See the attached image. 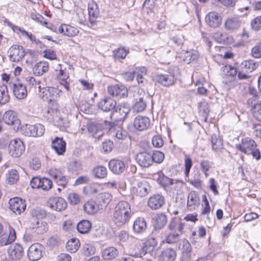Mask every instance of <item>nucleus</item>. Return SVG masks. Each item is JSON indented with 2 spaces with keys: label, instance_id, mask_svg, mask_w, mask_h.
Returning <instances> with one entry per match:
<instances>
[{
  "label": "nucleus",
  "instance_id": "obj_2",
  "mask_svg": "<svg viewBox=\"0 0 261 261\" xmlns=\"http://www.w3.org/2000/svg\"><path fill=\"white\" fill-rule=\"evenodd\" d=\"M158 182L167 192L172 194H178L183 187L181 180L170 178L163 174L159 175Z\"/></svg>",
  "mask_w": 261,
  "mask_h": 261
},
{
  "label": "nucleus",
  "instance_id": "obj_63",
  "mask_svg": "<svg viewBox=\"0 0 261 261\" xmlns=\"http://www.w3.org/2000/svg\"><path fill=\"white\" fill-rule=\"evenodd\" d=\"M57 125L61 130L65 131L69 126V122L66 119H60L58 121Z\"/></svg>",
  "mask_w": 261,
  "mask_h": 261
},
{
  "label": "nucleus",
  "instance_id": "obj_39",
  "mask_svg": "<svg viewBox=\"0 0 261 261\" xmlns=\"http://www.w3.org/2000/svg\"><path fill=\"white\" fill-rule=\"evenodd\" d=\"M153 220L155 228L156 229H161L166 224L167 219L165 214L160 213L154 216Z\"/></svg>",
  "mask_w": 261,
  "mask_h": 261
},
{
  "label": "nucleus",
  "instance_id": "obj_27",
  "mask_svg": "<svg viewBox=\"0 0 261 261\" xmlns=\"http://www.w3.org/2000/svg\"><path fill=\"white\" fill-rule=\"evenodd\" d=\"M116 102L110 97L101 99L98 103V108L104 112L111 111L115 108Z\"/></svg>",
  "mask_w": 261,
  "mask_h": 261
},
{
  "label": "nucleus",
  "instance_id": "obj_64",
  "mask_svg": "<svg viewBox=\"0 0 261 261\" xmlns=\"http://www.w3.org/2000/svg\"><path fill=\"white\" fill-rule=\"evenodd\" d=\"M251 25L252 28L255 30H258L261 28V15L257 16L252 20Z\"/></svg>",
  "mask_w": 261,
  "mask_h": 261
},
{
  "label": "nucleus",
  "instance_id": "obj_25",
  "mask_svg": "<svg viewBox=\"0 0 261 261\" xmlns=\"http://www.w3.org/2000/svg\"><path fill=\"white\" fill-rule=\"evenodd\" d=\"M8 253L12 259H19L23 254V249L20 245L14 244L9 247Z\"/></svg>",
  "mask_w": 261,
  "mask_h": 261
},
{
  "label": "nucleus",
  "instance_id": "obj_45",
  "mask_svg": "<svg viewBox=\"0 0 261 261\" xmlns=\"http://www.w3.org/2000/svg\"><path fill=\"white\" fill-rule=\"evenodd\" d=\"M6 179L7 182L10 184H14L19 179V175L17 170L11 169L9 170L6 174Z\"/></svg>",
  "mask_w": 261,
  "mask_h": 261
},
{
  "label": "nucleus",
  "instance_id": "obj_9",
  "mask_svg": "<svg viewBox=\"0 0 261 261\" xmlns=\"http://www.w3.org/2000/svg\"><path fill=\"white\" fill-rule=\"evenodd\" d=\"M42 95L40 94L42 98L47 102H51L59 97L62 93L61 90L57 88L48 87L43 89Z\"/></svg>",
  "mask_w": 261,
  "mask_h": 261
},
{
  "label": "nucleus",
  "instance_id": "obj_12",
  "mask_svg": "<svg viewBox=\"0 0 261 261\" xmlns=\"http://www.w3.org/2000/svg\"><path fill=\"white\" fill-rule=\"evenodd\" d=\"M9 208L16 215L23 213L26 208L25 201L18 197H14L9 201Z\"/></svg>",
  "mask_w": 261,
  "mask_h": 261
},
{
  "label": "nucleus",
  "instance_id": "obj_49",
  "mask_svg": "<svg viewBox=\"0 0 261 261\" xmlns=\"http://www.w3.org/2000/svg\"><path fill=\"white\" fill-rule=\"evenodd\" d=\"M181 234L179 232L170 231L166 237V242L168 244H174L179 240V236Z\"/></svg>",
  "mask_w": 261,
  "mask_h": 261
},
{
  "label": "nucleus",
  "instance_id": "obj_11",
  "mask_svg": "<svg viewBox=\"0 0 261 261\" xmlns=\"http://www.w3.org/2000/svg\"><path fill=\"white\" fill-rule=\"evenodd\" d=\"M129 107L126 103L119 106L111 115V118L117 121H123L129 112Z\"/></svg>",
  "mask_w": 261,
  "mask_h": 261
},
{
  "label": "nucleus",
  "instance_id": "obj_16",
  "mask_svg": "<svg viewBox=\"0 0 261 261\" xmlns=\"http://www.w3.org/2000/svg\"><path fill=\"white\" fill-rule=\"evenodd\" d=\"M108 93L113 96L124 97L127 96V89L124 85L117 84L108 88Z\"/></svg>",
  "mask_w": 261,
  "mask_h": 261
},
{
  "label": "nucleus",
  "instance_id": "obj_55",
  "mask_svg": "<svg viewBox=\"0 0 261 261\" xmlns=\"http://www.w3.org/2000/svg\"><path fill=\"white\" fill-rule=\"evenodd\" d=\"M52 181L47 178H41L40 188L43 190L47 191L52 187Z\"/></svg>",
  "mask_w": 261,
  "mask_h": 261
},
{
  "label": "nucleus",
  "instance_id": "obj_53",
  "mask_svg": "<svg viewBox=\"0 0 261 261\" xmlns=\"http://www.w3.org/2000/svg\"><path fill=\"white\" fill-rule=\"evenodd\" d=\"M114 57L117 59H124L128 53V50L124 48H119L114 51Z\"/></svg>",
  "mask_w": 261,
  "mask_h": 261
},
{
  "label": "nucleus",
  "instance_id": "obj_41",
  "mask_svg": "<svg viewBox=\"0 0 261 261\" xmlns=\"http://www.w3.org/2000/svg\"><path fill=\"white\" fill-rule=\"evenodd\" d=\"M199 113L204 120L206 121L209 112L210 111L209 104L205 100L200 101L198 106Z\"/></svg>",
  "mask_w": 261,
  "mask_h": 261
},
{
  "label": "nucleus",
  "instance_id": "obj_6",
  "mask_svg": "<svg viewBox=\"0 0 261 261\" xmlns=\"http://www.w3.org/2000/svg\"><path fill=\"white\" fill-rule=\"evenodd\" d=\"M133 191L137 195L144 197L147 195L150 190V187L145 180H138L135 177L133 179Z\"/></svg>",
  "mask_w": 261,
  "mask_h": 261
},
{
  "label": "nucleus",
  "instance_id": "obj_1",
  "mask_svg": "<svg viewBox=\"0 0 261 261\" xmlns=\"http://www.w3.org/2000/svg\"><path fill=\"white\" fill-rule=\"evenodd\" d=\"M132 216L129 204L125 201H119L115 206L113 215V220L118 226L127 223Z\"/></svg>",
  "mask_w": 261,
  "mask_h": 261
},
{
  "label": "nucleus",
  "instance_id": "obj_52",
  "mask_svg": "<svg viewBox=\"0 0 261 261\" xmlns=\"http://www.w3.org/2000/svg\"><path fill=\"white\" fill-rule=\"evenodd\" d=\"M95 251V247L92 244H85L83 247V253L87 256L94 254Z\"/></svg>",
  "mask_w": 261,
  "mask_h": 261
},
{
  "label": "nucleus",
  "instance_id": "obj_37",
  "mask_svg": "<svg viewBox=\"0 0 261 261\" xmlns=\"http://www.w3.org/2000/svg\"><path fill=\"white\" fill-rule=\"evenodd\" d=\"M118 253V251L115 248L110 247L102 251V257L105 260L113 259L117 256Z\"/></svg>",
  "mask_w": 261,
  "mask_h": 261
},
{
  "label": "nucleus",
  "instance_id": "obj_24",
  "mask_svg": "<svg viewBox=\"0 0 261 261\" xmlns=\"http://www.w3.org/2000/svg\"><path fill=\"white\" fill-rule=\"evenodd\" d=\"M164 202L165 199L162 195L154 194L149 198L148 205L152 210H156L160 208Z\"/></svg>",
  "mask_w": 261,
  "mask_h": 261
},
{
  "label": "nucleus",
  "instance_id": "obj_62",
  "mask_svg": "<svg viewBox=\"0 0 261 261\" xmlns=\"http://www.w3.org/2000/svg\"><path fill=\"white\" fill-rule=\"evenodd\" d=\"M212 163L207 160L202 161L200 163V167L206 177L208 175L207 171L212 167Z\"/></svg>",
  "mask_w": 261,
  "mask_h": 261
},
{
  "label": "nucleus",
  "instance_id": "obj_10",
  "mask_svg": "<svg viewBox=\"0 0 261 261\" xmlns=\"http://www.w3.org/2000/svg\"><path fill=\"white\" fill-rule=\"evenodd\" d=\"M178 249L181 251V259L183 261H190L191 258L192 246L186 239L181 240L178 245Z\"/></svg>",
  "mask_w": 261,
  "mask_h": 261
},
{
  "label": "nucleus",
  "instance_id": "obj_61",
  "mask_svg": "<svg viewBox=\"0 0 261 261\" xmlns=\"http://www.w3.org/2000/svg\"><path fill=\"white\" fill-rule=\"evenodd\" d=\"M213 37L217 42L219 43H224L227 38L226 34L220 31L216 32Z\"/></svg>",
  "mask_w": 261,
  "mask_h": 261
},
{
  "label": "nucleus",
  "instance_id": "obj_38",
  "mask_svg": "<svg viewBox=\"0 0 261 261\" xmlns=\"http://www.w3.org/2000/svg\"><path fill=\"white\" fill-rule=\"evenodd\" d=\"M57 77L59 81L60 84L63 86L68 91L69 90V85L67 80L68 79V73L64 71L61 68L59 69L57 74Z\"/></svg>",
  "mask_w": 261,
  "mask_h": 261
},
{
  "label": "nucleus",
  "instance_id": "obj_3",
  "mask_svg": "<svg viewBox=\"0 0 261 261\" xmlns=\"http://www.w3.org/2000/svg\"><path fill=\"white\" fill-rule=\"evenodd\" d=\"M236 148L246 154H251L257 161L260 159V152L256 142L250 138L242 139L241 144H237Z\"/></svg>",
  "mask_w": 261,
  "mask_h": 261
},
{
  "label": "nucleus",
  "instance_id": "obj_54",
  "mask_svg": "<svg viewBox=\"0 0 261 261\" xmlns=\"http://www.w3.org/2000/svg\"><path fill=\"white\" fill-rule=\"evenodd\" d=\"M146 107V103L144 101L143 97H140L139 100L135 103L133 109L136 112H140L144 110Z\"/></svg>",
  "mask_w": 261,
  "mask_h": 261
},
{
  "label": "nucleus",
  "instance_id": "obj_30",
  "mask_svg": "<svg viewBox=\"0 0 261 261\" xmlns=\"http://www.w3.org/2000/svg\"><path fill=\"white\" fill-rule=\"evenodd\" d=\"M176 256L175 251L168 248L162 252L159 256V261H174Z\"/></svg>",
  "mask_w": 261,
  "mask_h": 261
},
{
  "label": "nucleus",
  "instance_id": "obj_35",
  "mask_svg": "<svg viewBox=\"0 0 261 261\" xmlns=\"http://www.w3.org/2000/svg\"><path fill=\"white\" fill-rule=\"evenodd\" d=\"M185 224L178 218H174L170 222L168 227L170 231L177 232L182 233Z\"/></svg>",
  "mask_w": 261,
  "mask_h": 261
},
{
  "label": "nucleus",
  "instance_id": "obj_47",
  "mask_svg": "<svg viewBox=\"0 0 261 261\" xmlns=\"http://www.w3.org/2000/svg\"><path fill=\"white\" fill-rule=\"evenodd\" d=\"M9 99L7 87L5 85L0 86V103L5 104L9 101Z\"/></svg>",
  "mask_w": 261,
  "mask_h": 261
},
{
  "label": "nucleus",
  "instance_id": "obj_29",
  "mask_svg": "<svg viewBox=\"0 0 261 261\" xmlns=\"http://www.w3.org/2000/svg\"><path fill=\"white\" fill-rule=\"evenodd\" d=\"M59 32L69 37L75 36L79 33L77 28L65 24H62L60 25Z\"/></svg>",
  "mask_w": 261,
  "mask_h": 261
},
{
  "label": "nucleus",
  "instance_id": "obj_58",
  "mask_svg": "<svg viewBox=\"0 0 261 261\" xmlns=\"http://www.w3.org/2000/svg\"><path fill=\"white\" fill-rule=\"evenodd\" d=\"M251 55L255 58H261V42H258L252 48Z\"/></svg>",
  "mask_w": 261,
  "mask_h": 261
},
{
  "label": "nucleus",
  "instance_id": "obj_13",
  "mask_svg": "<svg viewBox=\"0 0 261 261\" xmlns=\"http://www.w3.org/2000/svg\"><path fill=\"white\" fill-rule=\"evenodd\" d=\"M47 205L51 209L60 212L66 208L67 204L63 198L55 197L49 199Z\"/></svg>",
  "mask_w": 261,
  "mask_h": 261
},
{
  "label": "nucleus",
  "instance_id": "obj_34",
  "mask_svg": "<svg viewBox=\"0 0 261 261\" xmlns=\"http://www.w3.org/2000/svg\"><path fill=\"white\" fill-rule=\"evenodd\" d=\"M49 69L47 62L41 61L36 63L33 68V73L37 75H41L46 72Z\"/></svg>",
  "mask_w": 261,
  "mask_h": 261
},
{
  "label": "nucleus",
  "instance_id": "obj_51",
  "mask_svg": "<svg viewBox=\"0 0 261 261\" xmlns=\"http://www.w3.org/2000/svg\"><path fill=\"white\" fill-rule=\"evenodd\" d=\"M112 195L108 192H104L99 194L98 200L101 204L107 205L112 200Z\"/></svg>",
  "mask_w": 261,
  "mask_h": 261
},
{
  "label": "nucleus",
  "instance_id": "obj_17",
  "mask_svg": "<svg viewBox=\"0 0 261 261\" xmlns=\"http://www.w3.org/2000/svg\"><path fill=\"white\" fill-rule=\"evenodd\" d=\"M136 160L138 164L143 167H148L152 164L151 154L147 151L138 153Z\"/></svg>",
  "mask_w": 261,
  "mask_h": 261
},
{
  "label": "nucleus",
  "instance_id": "obj_8",
  "mask_svg": "<svg viewBox=\"0 0 261 261\" xmlns=\"http://www.w3.org/2000/svg\"><path fill=\"white\" fill-rule=\"evenodd\" d=\"M10 87L13 90L14 96L19 99H22L27 96L25 86L18 81L10 83Z\"/></svg>",
  "mask_w": 261,
  "mask_h": 261
},
{
  "label": "nucleus",
  "instance_id": "obj_42",
  "mask_svg": "<svg viewBox=\"0 0 261 261\" xmlns=\"http://www.w3.org/2000/svg\"><path fill=\"white\" fill-rule=\"evenodd\" d=\"M77 231L81 233H87L91 228V224L88 220H83L76 226Z\"/></svg>",
  "mask_w": 261,
  "mask_h": 261
},
{
  "label": "nucleus",
  "instance_id": "obj_14",
  "mask_svg": "<svg viewBox=\"0 0 261 261\" xmlns=\"http://www.w3.org/2000/svg\"><path fill=\"white\" fill-rule=\"evenodd\" d=\"M88 14L89 22L91 26L95 24L97 19L99 16V10L97 4L94 1H91L88 3Z\"/></svg>",
  "mask_w": 261,
  "mask_h": 261
},
{
  "label": "nucleus",
  "instance_id": "obj_32",
  "mask_svg": "<svg viewBox=\"0 0 261 261\" xmlns=\"http://www.w3.org/2000/svg\"><path fill=\"white\" fill-rule=\"evenodd\" d=\"M147 224L143 218H137L133 224V230L135 233H142L146 230Z\"/></svg>",
  "mask_w": 261,
  "mask_h": 261
},
{
  "label": "nucleus",
  "instance_id": "obj_7",
  "mask_svg": "<svg viewBox=\"0 0 261 261\" xmlns=\"http://www.w3.org/2000/svg\"><path fill=\"white\" fill-rule=\"evenodd\" d=\"M44 126L40 123L34 125L26 124L23 126L22 131L26 136L39 137L41 136L44 132Z\"/></svg>",
  "mask_w": 261,
  "mask_h": 261
},
{
  "label": "nucleus",
  "instance_id": "obj_56",
  "mask_svg": "<svg viewBox=\"0 0 261 261\" xmlns=\"http://www.w3.org/2000/svg\"><path fill=\"white\" fill-rule=\"evenodd\" d=\"M152 156V162H153L157 163H161L164 159V154L160 151H155Z\"/></svg>",
  "mask_w": 261,
  "mask_h": 261
},
{
  "label": "nucleus",
  "instance_id": "obj_31",
  "mask_svg": "<svg viewBox=\"0 0 261 261\" xmlns=\"http://www.w3.org/2000/svg\"><path fill=\"white\" fill-rule=\"evenodd\" d=\"M88 130L95 138L98 139L103 134L101 124L90 123L88 125Z\"/></svg>",
  "mask_w": 261,
  "mask_h": 261
},
{
  "label": "nucleus",
  "instance_id": "obj_48",
  "mask_svg": "<svg viewBox=\"0 0 261 261\" xmlns=\"http://www.w3.org/2000/svg\"><path fill=\"white\" fill-rule=\"evenodd\" d=\"M257 65L251 60L244 61L241 64L242 69L246 70V72H251L255 70Z\"/></svg>",
  "mask_w": 261,
  "mask_h": 261
},
{
  "label": "nucleus",
  "instance_id": "obj_57",
  "mask_svg": "<svg viewBox=\"0 0 261 261\" xmlns=\"http://www.w3.org/2000/svg\"><path fill=\"white\" fill-rule=\"evenodd\" d=\"M152 144L154 147L160 148L163 146L164 142L161 136L155 135L152 139Z\"/></svg>",
  "mask_w": 261,
  "mask_h": 261
},
{
  "label": "nucleus",
  "instance_id": "obj_21",
  "mask_svg": "<svg viewBox=\"0 0 261 261\" xmlns=\"http://www.w3.org/2000/svg\"><path fill=\"white\" fill-rule=\"evenodd\" d=\"M205 22L210 27L216 28L221 25L222 17L216 12H210L206 15Z\"/></svg>",
  "mask_w": 261,
  "mask_h": 261
},
{
  "label": "nucleus",
  "instance_id": "obj_20",
  "mask_svg": "<svg viewBox=\"0 0 261 261\" xmlns=\"http://www.w3.org/2000/svg\"><path fill=\"white\" fill-rule=\"evenodd\" d=\"M42 246L40 244L32 245L29 248L28 256L33 261L39 259L42 256Z\"/></svg>",
  "mask_w": 261,
  "mask_h": 261
},
{
  "label": "nucleus",
  "instance_id": "obj_19",
  "mask_svg": "<svg viewBox=\"0 0 261 261\" xmlns=\"http://www.w3.org/2000/svg\"><path fill=\"white\" fill-rule=\"evenodd\" d=\"M9 53L10 59L13 62L19 61L24 56L22 47L18 45L11 46L9 49Z\"/></svg>",
  "mask_w": 261,
  "mask_h": 261
},
{
  "label": "nucleus",
  "instance_id": "obj_40",
  "mask_svg": "<svg viewBox=\"0 0 261 261\" xmlns=\"http://www.w3.org/2000/svg\"><path fill=\"white\" fill-rule=\"evenodd\" d=\"M84 212L89 215H93L98 211V206L93 201H88L83 205Z\"/></svg>",
  "mask_w": 261,
  "mask_h": 261
},
{
  "label": "nucleus",
  "instance_id": "obj_59",
  "mask_svg": "<svg viewBox=\"0 0 261 261\" xmlns=\"http://www.w3.org/2000/svg\"><path fill=\"white\" fill-rule=\"evenodd\" d=\"M68 199L72 205H76L80 201V196L76 193H71L68 195Z\"/></svg>",
  "mask_w": 261,
  "mask_h": 261
},
{
  "label": "nucleus",
  "instance_id": "obj_36",
  "mask_svg": "<svg viewBox=\"0 0 261 261\" xmlns=\"http://www.w3.org/2000/svg\"><path fill=\"white\" fill-rule=\"evenodd\" d=\"M156 81L165 86L171 85L173 82V77L171 75L158 74L154 77Z\"/></svg>",
  "mask_w": 261,
  "mask_h": 261
},
{
  "label": "nucleus",
  "instance_id": "obj_5",
  "mask_svg": "<svg viewBox=\"0 0 261 261\" xmlns=\"http://www.w3.org/2000/svg\"><path fill=\"white\" fill-rule=\"evenodd\" d=\"M24 145L22 141L19 139L11 140L8 146L9 153L14 158L20 156L24 151Z\"/></svg>",
  "mask_w": 261,
  "mask_h": 261
},
{
  "label": "nucleus",
  "instance_id": "obj_46",
  "mask_svg": "<svg viewBox=\"0 0 261 261\" xmlns=\"http://www.w3.org/2000/svg\"><path fill=\"white\" fill-rule=\"evenodd\" d=\"M80 246V243L77 239H71L66 244V249L71 252H75Z\"/></svg>",
  "mask_w": 261,
  "mask_h": 261
},
{
  "label": "nucleus",
  "instance_id": "obj_23",
  "mask_svg": "<svg viewBox=\"0 0 261 261\" xmlns=\"http://www.w3.org/2000/svg\"><path fill=\"white\" fill-rule=\"evenodd\" d=\"M150 124V119L146 116H138L134 121L135 128L140 131L147 129Z\"/></svg>",
  "mask_w": 261,
  "mask_h": 261
},
{
  "label": "nucleus",
  "instance_id": "obj_33",
  "mask_svg": "<svg viewBox=\"0 0 261 261\" xmlns=\"http://www.w3.org/2000/svg\"><path fill=\"white\" fill-rule=\"evenodd\" d=\"M51 146L58 154H62L65 151L66 143L62 139L56 138L53 141Z\"/></svg>",
  "mask_w": 261,
  "mask_h": 261
},
{
  "label": "nucleus",
  "instance_id": "obj_22",
  "mask_svg": "<svg viewBox=\"0 0 261 261\" xmlns=\"http://www.w3.org/2000/svg\"><path fill=\"white\" fill-rule=\"evenodd\" d=\"M242 21L237 17H229L225 22V28L230 32H233L238 30L241 26Z\"/></svg>",
  "mask_w": 261,
  "mask_h": 261
},
{
  "label": "nucleus",
  "instance_id": "obj_26",
  "mask_svg": "<svg viewBox=\"0 0 261 261\" xmlns=\"http://www.w3.org/2000/svg\"><path fill=\"white\" fill-rule=\"evenodd\" d=\"M109 166L113 173L117 174L123 173L125 169L124 163L119 160H111L109 163Z\"/></svg>",
  "mask_w": 261,
  "mask_h": 261
},
{
  "label": "nucleus",
  "instance_id": "obj_28",
  "mask_svg": "<svg viewBox=\"0 0 261 261\" xmlns=\"http://www.w3.org/2000/svg\"><path fill=\"white\" fill-rule=\"evenodd\" d=\"M200 203V200L198 194L195 192L189 193L187 201V207L190 211H193L198 207Z\"/></svg>",
  "mask_w": 261,
  "mask_h": 261
},
{
  "label": "nucleus",
  "instance_id": "obj_18",
  "mask_svg": "<svg viewBox=\"0 0 261 261\" xmlns=\"http://www.w3.org/2000/svg\"><path fill=\"white\" fill-rule=\"evenodd\" d=\"M3 119L4 122L9 125H13L14 129L18 128L20 125V120L15 113L12 111H8L3 115Z\"/></svg>",
  "mask_w": 261,
  "mask_h": 261
},
{
  "label": "nucleus",
  "instance_id": "obj_15",
  "mask_svg": "<svg viewBox=\"0 0 261 261\" xmlns=\"http://www.w3.org/2000/svg\"><path fill=\"white\" fill-rule=\"evenodd\" d=\"M157 246L156 240L154 238H150L145 242L142 248V253L144 254L149 253L151 256H155L158 250Z\"/></svg>",
  "mask_w": 261,
  "mask_h": 261
},
{
  "label": "nucleus",
  "instance_id": "obj_60",
  "mask_svg": "<svg viewBox=\"0 0 261 261\" xmlns=\"http://www.w3.org/2000/svg\"><path fill=\"white\" fill-rule=\"evenodd\" d=\"M50 176L53 178L56 181L62 177L63 173L60 169L51 168L49 171Z\"/></svg>",
  "mask_w": 261,
  "mask_h": 261
},
{
  "label": "nucleus",
  "instance_id": "obj_43",
  "mask_svg": "<svg viewBox=\"0 0 261 261\" xmlns=\"http://www.w3.org/2000/svg\"><path fill=\"white\" fill-rule=\"evenodd\" d=\"M211 143L213 149L218 151L223 147V141L221 138L216 134H214L211 137Z\"/></svg>",
  "mask_w": 261,
  "mask_h": 261
},
{
  "label": "nucleus",
  "instance_id": "obj_50",
  "mask_svg": "<svg viewBox=\"0 0 261 261\" xmlns=\"http://www.w3.org/2000/svg\"><path fill=\"white\" fill-rule=\"evenodd\" d=\"M221 71L223 75L231 76H234L238 73L237 69L229 65L222 67Z\"/></svg>",
  "mask_w": 261,
  "mask_h": 261
},
{
  "label": "nucleus",
  "instance_id": "obj_4",
  "mask_svg": "<svg viewBox=\"0 0 261 261\" xmlns=\"http://www.w3.org/2000/svg\"><path fill=\"white\" fill-rule=\"evenodd\" d=\"M104 129L107 130L109 135L112 136L115 141L125 139L127 136V133L123 128L117 124H115L108 121H104Z\"/></svg>",
  "mask_w": 261,
  "mask_h": 261
},
{
  "label": "nucleus",
  "instance_id": "obj_44",
  "mask_svg": "<svg viewBox=\"0 0 261 261\" xmlns=\"http://www.w3.org/2000/svg\"><path fill=\"white\" fill-rule=\"evenodd\" d=\"M107 168L102 166H98L93 168L92 174L97 178H103L107 175Z\"/></svg>",
  "mask_w": 261,
  "mask_h": 261
}]
</instances>
